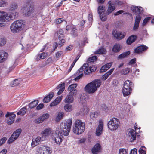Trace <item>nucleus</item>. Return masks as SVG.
<instances>
[{
  "label": "nucleus",
  "mask_w": 154,
  "mask_h": 154,
  "mask_svg": "<svg viewBox=\"0 0 154 154\" xmlns=\"http://www.w3.org/2000/svg\"><path fill=\"white\" fill-rule=\"evenodd\" d=\"M89 64L88 63H84L83 65L74 74L76 77L74 78L75 81L79 80L83 76L82 72L84 71L85 74L89 75L91 73L96 70L97 68L95 66L89 67Z\"/></svg>",
  "instance_id": "f257e3e1"
},
{
  "label": "nucleus",
  "mask_w": 154,
  "mask_h": 154,
  "mask_svg": "<svg viewBox=\"0 0 154 154\" xmlns=\"http://www.w3.org/2000/svg\"><path fill=\"white\" fill-rule=\"evenodd\" d=\"M18 13L14 11L9 13L0 11V27H4L5 25V22L14 20L17 17Z\"/></svg>",
  "instance_id": "f03ea898"
},
{
  "label": "nucleus",
  "mask_w": 154,
  "mask_h": 154,
  "mask_svg": "<svg viewBox=\"0 0 154 154\" xmlns=\"http://www.w3.org/2000/svg\"><path fill=\"white\" fill-rule=\"evenodd\" d=\"M101 83L100 79H96L87 84L84 88L85 91L89 94L95 92L97 88L99 87Z\"/></svg>",
  "instance_id": "7ed1b4c3"
},
{
  "label": "nucleus",
  "mask_w": 154,
  "mask_h": 154,
  "mask_svg": "<svg viewBox=\"0 0 154 154\" xmlns=\"http://www.w3.org/2000/svg\"><path fill=\"white\" fill-rule=\"evenodd\" d=\"M25 23L22 20L14 22L10 26V29L13 33H16L23 30L25 27Z\"/></svg>",
  "instance_id": "20e7f679"
},
{
  "label": "nucleus",
  "mask_w": 154,
  "mask_h": 154,
  "mask_svg": "<svg viewBox=\"0 0 154 154\" xmlns=\"http://www.w3.org/2000/svg\"><path fill=\"white\" fill-rule=\"evenodd\" d=\"M85 123L79 119L76 120L74 123V126L72 131L74 133L79 134L83 133L85 129Z\"/></svg>",
  "instance_id": "39448f33"
},
{
  "label": "nucleus",
  "mask_w": 154,
  "mask_h": 154,
  "mask_svg": "<svg viewBox=\"0 0 154 154\" xmlns=\"http://www.w3.org/2000/svg\"><path fill=\"white\" fill-rule=\"evenodd\" d=\"M34 3L32 1H27L26 5L22 9L23 14L26 16H30L32 12V11L34 9Z\"/></svg>",
  "instance_id": "423d86ee"
},
{
  "label": "nucleus",
  "mask_w": 154,
  "mask_h": 154,
  "mask_svg": "<svg viewBox=\"0 0 154 154\" xmlns=\"http://www.w3.org/2000/svg\"><path fill=\"white\" fill-rule=\"evenodd\" d=\"M132 85V82L129 80H127L125 82L122 88V93L124 97L128 96L131 93Z\"/></svg>",
  "instance_id": "0eeeda50"
},
{
  "label": "nucleus",
  "mask_w": 154,
  "mask_h": 154,
  "mask_svg": "<svg viewBox=\"0 0 154 154\" xmlns=\"http://www.w3.org/2000/svg\"><path fill=\"white\" fill-rule=\"evenodd\" d=\"M119 120L115 118L110 119L108 123V126L111 131H115L117 129L119 125Z\"/></svg>",
  "instance_id": "6e6552de"
},
{
  "label": "nucleus",
  "mask_w": 154,
  "mask_h": 154,
  "mask_svg": "<svg viewBox=\"0 0 154 154\" xmlns=\"http://www.w3.org/2000/svg\"><path fill=\"white\" fill-rule=\"evenodd\" d=\"M21 132L20 129H18L13 133L9 140L8 141V143L10 144L16 140L18 137Z\"/></svg>",
  "instance_id": "1a4fd4ad"
},
{
  "label": "nucleus",
  "mask_w": 154,
  "mask_h": 154,
  "mask_svg": "<svg viewBox=\"0 0 154 154\" xmlns=\"http://www.w3.org/2000/svg\"><path fill=\"white\" fill-rule=\"evenodd\" d=\"M105 11V7L103 5L99 6L97 9V11L100 18L103 21H105L106 19V17L104 14Z\"/></svg>",
  "instance_id": "9d476101"
},
{
  "label": "nucleus",
  "mask_w": 154,
  "mask_h": 154,
  "mask_svg": "<svg viewBox=\"0 0 154 154\" xmlns=\"http://www.w3.org/2000/svg\"><path fill=\"white\" fill-rule=\"evenodd\" d=\"M64 32L62 29H60L58 31L56 32L55 34V36L59 35V39L60 40L59 42V44L62 45L65 42V40L63 39L64 38Z\"/></svg>",
  "instance_id": "9b49d317"
},
{
  "label": "nucleus",
  "mask_w": 154,
  "mask_h": 154,
  "mask_svg": "<svg viewBox=\"0 0 154 154\" xmlns=\"http://www.w3.org/2000/svg\"><path fill=\"white\" fill-rule=\"evenodd\" d=\"M107 5L108 8L106 14L107 15H109L116 9V7L114 2L113 1H109Z\"/></svg>",
  "instance_id": "f8f14e48"
},
{
  "label": "nucleus",
  "mask_w": 154,
  "mask_h": 154,
  "mask_svg": "<svg viewBox=\"0 0 154 154\" xmlns=\"http://www.w3.org/2000/svg\"><path fill=\"white\" fill-rule=\"evenodd\" d=\"M51 130L50 128H48L45 129L41 133V137L44 141L46 140L49 136L52 133Z\"/></svg>",
  "instance_id": "ddd939ff"
},
{
  "label": "nucleus",
  "mask_w": 154,
  "mask_h": 154,
  "mask_svg": "<svg viewBox=\"0 0 154 154\" xmlns=\"http://www.w3.org/2000/svg\"><path fill=\"white\" fill-rule=\"evenodd\" d=\"M63 136L60 133V131H56L54 137V140L55 142L57 144L59 145L60 143L62 142V138Z\"/></svg>",
  "instance_id": "4468645a"
},
{
  "label": "nucleus",
  "mask_w": 154,
  "mask_h": 154,
  "mask_svg": "<svg viewBox=\"0 0 154 154\" xmlns=\"http://www.w3.org/2000/svg\"><path fill=\"white\" fill-rule=\"evenodd\" d=\"M126 33L124 32H117L115 31L112 32V35L115 38L119 41L123 38L126 35Z\"/></svg>",
  "instance_id": "2eb2a0df"
},
{
  "label": "nucleus",
  "mask_w": 154,
  "mask_h": 154,
  "mask_svg": "<svg viewBox=\"0 0 154 154\" xmlns=\"http://www.w3.org/2000/svg\"><path fill=\"white\" fill-rule=\"evenodd\" d=\"M103 124L102 120H100L98 127L96 128L95 134L97 136L101 135L103 132Z\"/></svg>",
  "instance_id": "dca6fc26"
},
{
  "label": "nucleus",
  "mask_w": 154,
  "mask_h": 154,
  "mask_svg": "<svg viewBox=\"0 0 154 154\" xmlns=\"http://www.w3.org/2000/svg\"><path fill=\"white\" fill-rule=\"evenodd\" d=\"M16 115L13 113H10L8 112L5 115V117H8L9 116V118L7 120V123L8 124H11L13 123L14 121V118Z\"/></svg>",
  "instance_id": "f3484780"
},
{
  "label": "nucleus",
  "mask_w": 154,
  "mask_h": 154,
  "mask_svg": "<svg viewBox=\"0 0 154 154\" xmlns=\"http://www.w3.org/2000/svg\"><path fill=\"white\" fill-rule=\"evenodd\" d=\"M129 138L130 142L134 141L136 138V134L135 131L133 129H130L128 133Z\"/></svg>",
  "instance_id": "a211bd4d"
},
{
  "label": "nucleus",
  "mask_w": 154,
  "mask_h": 154,
  "mask_svg": "<svg viewBox=\"0 0 154 154\" xmlns=\"http://www.w3.org/2000/svg\"><path fill=\"white\" fill-rule=\"evenodd\" d=\"M32 141L31 144V146L32 147H34L38 145L40 142L44 140H43L41 137L38 136L35 138L32 139Z\"/></svg>",
  "instance_id": "6ab92c4d"
},
{
  "label": "nucleus",
  "mask_w": 154,
  "mask_h": 154,
  "mask_svg": "<svg viewBox=\"0 0 154 154\" xmlns=\"http://www.w3.org/2000/svg\"><path fill=\"white\" fill-rule=\"evenodd\" d=\"M69 127L68 128L66 129H63L60 130V133L61 134L64 135V136H67L69 134L71 128V121L70 120L69 121Z\"/></svg>",
  "instance_id": "aec40b11"
},
{
  "label": "nucleus",
  "mask_w": 154,
  "mask_h": 154,
  "mask_svg": "<svg viewBox=\"0 0 154 154\" xmlns=\"http://www.w3.org/2000/svg\"><path fill=\"white\" fill-rule=\"evenodd\" d=\"M148 47L145 45H141L137 47L134 50V53H140L146 50Z\"/></svg>",
  "instance_id": "412c9836"
},
{
  "label": "nucleus",
  "mask_w": 154,
  "mask_h": 154,
  "mask_svg": "<svg viewBox=\"0 0 154 154\" xmlns=\"http://www.w3.org/2000/svg\"><path fill=\"white\" fill-rule=\"evenodd\" d=\"M8 56V54L6 52L3 51H0V63H2L5 61Z\"/></svg>",
  "instance_id": "4be33fe9"
},
{
  "label": "nucleus",
  "mask_w": 154,
  "mask_h": 154,
  "mask_svg": "<svg viewBox=\"0 0 154 154\" xmlns=\"http://www.w3.org/2000/svg\"><path fill=\"white\" fill-rule=\"evenodd\" d=\"M113 63H109L103 66L100 69V72L102 73L105 72L109 69L112 66Z\"/></svg>",
  "instance_id": "5701e85b"
},
{
  "label": "nucleus",
  "mask_w": 154,
  "mask_h": 154,
  "mask_svg": "<svg viewBox=\"0 0 154 154\" xmlns=\"http://www.w3.org/2000/svg\"><path fill=\"white\" fill-rule=\"evenodd\" d=\"M132 10L135 15H140L142 13L143 8L140 7L133 6L132 8Z\"/></svg>",
  "instance_id": "b1692460"
},
{
  "label": "nucleus",
  "mask_w": 154,
  "mask_h": 154,
  "mask_svg": "<svg viewBox=\"0 0 154 154\" xmlns=\"http://www.w3.org/2000/svg\"><path fill=\"white\" fill-rule=\"evenodd\" d=\"M101 150V146L98 143L96 144L92 149V152L94 154H97Z\"/></svg>",
  "instance_id": "393cba45"
},
{
  "label": "nucleus",
  "mask_w": 154,
  "mask_h": 154,
  "mask_svg": "<svg viewBox=\"0 0 154 154\" xmlns=\"http://www.w3.org/2000/svg\"><path fill=\"white\" fill-rule=\"evenodd\" d=\"M72 119L70 118L68 119L66 122H62L60 125V129L61 130L63 129H66L68 128L69 127V121L70 120L71 121V126L72 125Z\"/></svg>",
  "instance_id": "a878e982"
},
{
  "label": "nucleus",
  "mask_w": 154,
  "mask_h": 154,
  "mask_svg": "<svg viewBox=\"0 0 154 154\" xmlns=\"http://www.w3.org/2000/svg\"><path fill=\"white\" fill-rule=\"evenodd\" d=\"M122 48V46L120 44L116 43L113 46L112 51L114 52L117 53L120 51Z\"/></svg>",
  "instance_id": "bb28decb"
},
{
  "label": "nucleus",
  "mask_w": 154,
  "mask_h": 154,
  "mask_svg": "<svg viewBox=\"0 0 154 154\" xmlns=\"http://www.w3.org/2000/svg\"><path fill=\"white\" fill-rule=\"evenodd\" d=\"M54 95V92H51L48 95L44 97L43 99V102L45 103H48L52 99Z\"/></svg>",
  "instance_id": "cd10ccee"
},
{
  "label": "nucleus",
  "mask_w": 154,
  "mask_h": 154,
  "mask_svg": "<svg viewBox=\"0 0 154 154\" xmlns=\"http://www.w3.org/2000/svg\"><path fill=\"white\" fill-rule=\"evenodd\" d=\"M62 99V96L58 97L50 103V106L52 107L57 105L61 101Z\"/></svg>",
  "instance_id": "c85d7f7f"
},
{
  "label": "nucleus",
  "mask_w": 154,
  "mask_h": 154,
  "mask_svg": "<svg viewBox=\"0 0 154 154\" xmlns=\"http://www.w3.org/2000/svg\"><path fill=\"white\" fill-rule=\"evenodd\" d=\"M114 68H112L109 70L107 72L102 76L101 79L103 80H105L113 72L114 70Z\"/></svg>",
  "instance_id": "c756f323"
},
{
  "label": "nucleus",
  "mask_w": 154,
  "mask_h": 154,
  "mask_svg": "<svg viewBox=\"0 0 154 154\" xmlns=\"http://www.w3.org/2000/svg\"><path fill=\"white\" fill-rule=\"evenodd\" d=\"M137 36L136 35H132L130 36L127 39L126 43L127 44L130 45L134 42L137 39Z\"/></svg>",
  "instance_id": "7c9ffc66"
},
{
  "label": "nucleus",
  "mask_w": 154,
  "mask_h": 154,
  "mask_svg": "<svg viewBox=\"0 0 154 154\" xmlns=\"http://www.w3.org/2000/svg\"><path fill=\"white\" fill-rule=\"evenodd\" d=\"M42 147L44 154H51V149L49 146H45Z\"/></svg>",
  "instance_id": "2f4dec72"
},
{
  "label": "nucleus",
  "mask_w": 154,
  "mask_h": 154,
  "mask_svg": "<svg viewBox=\"0 0 154 154\" xmlns=\"http://www.w3.org/2000/svg\"><path fill=\"white\" fill-rule=\"evenodd\" d=\"M57 89L60 88L57 92V94L58 95H60L63 92L65 89V83H63L61 84H59L57 87Z\"/></svg>",
  "instance_id": "473e14b6"
},
{
  "label": "nucleus",
  "mask_w": 154,
  "mask_h": 154,
  "mask_svg": "<svg viewBox=\"0 0 154 154\" xmlns=\"http://www.w3.org/2000/svg\"><path fill=\"white\" fill-rule=\"evenodd\" d=\"M106 51L105 49L103 47H101L100 48L96 51L94 54H105Z\"/></svg>",
  "instance_id": "72a5a7b5"
},
{
  "label": "nucleus",
  "mask_w": 154,
  "mask_h": 154,
  "mask_svg": "<svg viewBox=\"0 0 154 154\" xmlns=\"http://www.w3.org/2000/svg\"><path fill=\"white\" fill-rule=\"evenodd\" d=\"M73 100V97L69 94L66 97L65 99V102L68 103H72Z\"/></svg>",
  "instance_id": "f704fd0d"
},
{
  "label": "nucleus",
  "mask_w": 154,
  "mask_h": 154,
  "mask_svg": "<svg viewBox=\"0 0 154 154\" xmlns=\"http://www.w3.org/2000/svg\"><path fill=\"white\" fill-rule=\"evenodd\" d=\"M18 8V5L15 2L12 3L9 7V10L10 11H14L16 10Z\"/></svg>",
  "instance_id": "c9c22d12"
},
{
  "label": "nucleus",
  "mask_w": 154,
  "mask_h": 154,
  "mask_svg": "<svg viewBox=\"0 0 154 154\" xmlns=\"http://www.w3.org/2000/svg\"><path fill=\"white\" fill-rule=\"evenodd\" d=\"M130 53V52L129 51L124 52L120 54L118 57V59H122L123 58L129 55Z\"/></svg>",
  "instance_id": "e433bc0d"
},
{
  "label": "nucleus",
  "mask_w": 154,
  "mask_h": 154,
  "mask_svg": "<svg viewBox=\"0 0 154 154\" xmlns=\"http://www.w3.org/2000/svg\"><path fill=\"white\" fill-rule=\"evenodd\" d=\"M99 115V112H91L90 116L91 119H94L97 118Z\"/></svg>",
  "instance_id": "4c0bfd02"
},
{
  "label": "nucleus",
  "mask_w": 154,
  "mask_h": 154,
  "mask_svg": "<svg viewBox=\"0 0 154 154\" xmlns=\"http://www.w3.org/2000/svg\"><path fill=\"white\" fill-rule=\"evenodd\" d=\"M64 108L66 112H70L72 109V105L69 104H66L64 106Z\"/></svg>",
  "instance_id": "58836bf2"
},
{
  "label": "nucleus",
  "mask_w": 154,
  "mask_h": 154,
  "mask_svg": "<svg viewBox=\"0 0 154 154\" xmlns=\"http://www.w3.org/2000/svg\"><path fill=\"white\" fill-rule=\"evenodd\" d=\"M26 112V107H23L20 109V111L17 112V115L23 116Z\"/></svg>",
  "instance_id": "ea45409f"
},
{
  "label": "nucleus",
  "mask_w": 154,
  "mask_h": 154,
  "mask_svg": "<svg viewBox=\"0 0 154 154\" xmlns=\"http://www.w3.org/2000/svg\"><path fill=\"white\" fill-rule=\"evenodd\" d=\"M38 100H35L31 102L29 104V107L31 109L35 107L38 104Z\"/></svg>",
  "instance_id": "a19ab883"
},
{
  "label": "nucleus",
  "mask_w": 154,
  "mask_h": 154,
  "mask_svg": "<svg viewBox=\"0 0 154 154\" xmlns=\"http://www.w3.org/2000/svg\"><path fill=\"white\" fill-rule=\"evenodd\" d=\"M20 83V80L17 79L12 81L10 85L11 86L14 87L18 85Z\"/></svg>",
  "instance_id": "79ce46f5"
},
{
  "label": "nucleus",
  "mask_w": 154,
  "mask_h": 154,
  "mask_svg": "<svg viewBox=\"0 0 154 154\" xmlns=\"http://www.w3.org/2000/svg\"><path fill=\"white\" fill-rule=\"evenodd\" d=\"M89 112L88 109L86 106H83V108L81 109V113L82 115H85L87 114Z\"/></svg>",
  "instance_id": "37998d69"
},
{
  "label": "nucleus",
  "mask_w": 154,
  "mask_h": 154,
  "mask_svg": "<svg viewBox=\"0 0 154 154\" xmlns=\"http://www.w3.org/2000/svg\"><path fill=\"white\" fill-rule=\"evenodd\" d=\"M79 102L82 104H85L86 102V100L85 97L83 95H81L79 99Z\"/></svg>",
  "instance_id": "c03bdc74"
},
{
  "label": "nucleus",
  "mask_w": 154,
  "mask_h": 154,
  "mask_svg": "<svg viewBox=\"0 0 154 154\" xmlns=\"http://www.w3.org/2000/svg\"><path fill=\"white\" fill-rule=\"evenodd\" d=\"M47 54L45 53H41L39 54L37 56L36 59L37 60H38L41 59H43L45 58L46 57V56Z\"/></svg>",
  "instance_id": "a18cd8bd"
},
{
  "label": "nucleus",
  "mask_w": 154,
  "mask_h": 154,
  "mask_svg": "<svg viewBox=\"0 0 154 154\" xmlns=\"http://www.w3.org/2000/svg\"><path fill=\"white\" fill-rule=\"evenodd\" d=\"M71 34L72 36L74 37L77 36L78 35L77 32V29L75 28L74 27L72 28L71 31Z\"/></svg>",
  "instance_id": "49530a36"
},
{
  "label": "nucleus",
  "mask_w": 154,
  "mask_h": 154,
  "mask_svg": "<svg viewBox=\"0 0 154 154\" xmlns=\"http://www.w3.org/2000/svg\"><path fill=\"white\" fill-rule=\"evenodd\" d=\"M78 85L77 84H73L70 85L68 88V91H72V90H74L77 86Z\"/></svg>",
  "instance_id": "de8ad7c7"
},
{
  "label": "nucleus",
  "mask_w": 154,
  "mask_h": 154,
  "mask_svg": "<svg viewBox=\"0 0 154 154\" xmlns=\"http://www.w3.org/2000/svg\"><path fill=\"white\" fill-rule=\"evenodd\" d=\"M130 71V69L129 68H125L123 69L121 71V73L122 74L126 75L128 74Z\"/></svg>",
  "instance_id": "09e8293b"
},
{
  "label": "nucleus",
  "mask_w": 154,
  "mask_h": 154,
  "mask_svg": "<svg viewBox=\"0 0 154 154\" xmlns=\"http://www.w3.org/2000/svg\"><path fill=\"white\" fill-rule=\"evenodd\" d=\"M97 59V56H94L88 58L87 60L89 62H93L96 61Z\"/></svg>",
  "instance_id": "8fccbe9b"
},
{
  "label": "nucleus",
  "mask_w": 154,
  "mask_h": 154,
  "mask_svg": "<svg viewBox=\"0 0 154 154\" xmlns=\"http://www.w3.org/2000/svg\"><path fill=\"white\" fill-rule=\"evenodd\" d=\"M64 115V113L63 112H59L58 113L57 117L56 120L57 121H59L62 118Z\"/></svg>",
  "instance_id": "3c124183"
},
{
  "label": "nucleus",
  "mask_w": 154,
  "mask_h": 154,
  "mask_svg": "<svg viewBox=\"0 0 154 154\" xmlns=\"http://www.w3.org/2000/svg\"><path fill=\"white\" fill-rule=\"evenodd\" d=\"M145 149V148L144 146H142L141 148H140L139 150V152L140 154H146V151L143 149Z\"/></svg>",
  "instance_id": "603ef678"
},
{
  "label": "nucleus",
  "mask_w": 154,
  "mask_h": 154,
  "mask_svg": "<svg viewBox=\"0 0 154 154\" xmlns=\"http://www.w3.org/2000/svg\"><path fill=\"white\" fill-rule=\"evenodd\" d=\"M119 154H127V150L124 148H121L119 150Z\"/></svg>",
  "instance_id": "864d4df0"
},
{
  "label": "nucleus",
  "mask_w": 154,
  "mask_h": 154,
  "mask_svg": "<svg viewBox=\"0 0 154 154\" xmlns=\"http://www.w3.org/2000/svg\"><path fill=\"white\" fill-rule=\"evenodd\" d=\"M70 92L69 94L71 95L72 97L75 96L77 93V90L76 89L72 90V91H69Z\"/></svg>",
  "instance_id": "5fc2aeb1"
},
{
  "label": "nucleus",
  "mask_w": 154,
  "mask_h": 154,
  "mask_svg": "<svg viewBox=\"0 0 154 154\" xmlns=\"http://www.w3.org/2000/svg\"><path fill=\"white\" fill-rule=\"evenodd\" d=\"M141 17L140 15H137L135 18V23H137L139 24L140 22L141 19Z\"/></svg>",
  "instance_id": "6e6d98bb"
},
{
  "label": "nucleus",
  "mask_w": 154,
  "mask_h": 154,
  "mask_svg": "<svg viewBox=\"0 0 154 154\" xmlns=\"http://www.w3.org/2000/svg\"><path fill=\"white\" fill-rule=\"evenodd\" d=\"M6 43V41L3 38H0V46L4 45Z\"/></svg>",
  "instance_id": "4d7b16f0"
},
{
  "label": "nucleus",
  "mask_w": 154,
  "mask_h": 154,
  "mask_svg": "<svg viewBox=\"0 0 154 154\" xmlns=\"http://www.w3.org/2000/svg\"><path fill=\"white\" fill-rule=\"evenodd\" d=\"M37 152L38 154H44L42 147H39L37 150Z\"/></svg>",
  "instance_id": "13d9d810"
},
{
  "label": "nucleus",
  "mask_w": 154,
  "mask_h": 154,
  "mask_svg": "<svg viewBox=\"0 0 154 154\" xmlns=\"http://www.w3.org/2000/svg\"><path fill=\"white\" fill-rule=\"evenodd\" d=\"M43 122V119H42L41 116L40 117L35 120V122L37 123H40L42 122Z\"/></svg>",
  "instance_id": "bf43d9fd"
},
{
  "label": "nucleus",
  "mask_w": 154,
  "mask_h": 154,
  "mask_svg": "<svg viewBox=\"0 0 154 154\" xmlns=\"http://www.w3.org/2000/svg\"><path fill=\"white\" fill-rule=\"evenodd\" d=\"M151 18L150 17H146L143 20V26L145 25L150 20Z\"/></svg>",
  "instance_id": "052dcab7"
},
{
  "label": "nucleus",
  "mask_w": 154,
  "mask_h": 154,
  "mask_svg": "<svg viewBox=\"0 0 154 154\" xmlns=\"http://www.w3.org/2000/svg\"><path fill=\"white\" fill-rule=\"evenodd\" d=\"M101 107L102 110L105 112H107L108 110V107L105 104H102Z\"/></svg>",
  "instance_id": "680f3d73"
},
{
  "label": "nucleus",
  "mask_w": 154,
  "mask_h": 154,
  "mask_svg": "<svg viewBox=\"0 0 154 154\" xmlns=\"http://www.w3.org/2000/svg\"><path fill=\"white\" fill-rule=\"evenodd\" d=\"M42 119H43V121H44L45 119H47L49 117V114L47 113L41 116Z\"/></svg>",
  "instance_id": "e2e57ef3"
},
{
  "label": "nucleus",
  "mask_w": 154,
  "mask_h": 154,
  "mask_svg": "<svg viewBox=\"0 0 154 154\" xmlns=\"http://www.w3.org/2000/svg\"><path fill=\"white\" fill-rule=\"evenodd\" d=\"M7 139L6 137H4L0 140V146L3 144L6 141Z\"/></svg>",
  "instance_id": "0e129e2a"
},
{
  "label": "nucleus",
  "mask_w": 154,
  "mask_h": 154,
  "mask_svg": "<svg viewBox=\"0 0 154 154\" xmlns=\"http://www.w3.org/2000/svg\"><path fill=\"white\" fill-rule=\"evenodd\" d=\"M124 4V3L122 1H120L119 0H117L115 1V2H114V4H117L118 5H122L123 4Z\"/></svg>",
  "instance_id": "69168bd1"
},
{
  "label": "nucleus",
  "mask_w": 154,
  "mask_h": 154,
  "mask_svg": "<svg viewBox=\"0 0 154 154\" xmlns=\"http://www.w3.org/2000/svg\"><path fill=\"white\" fill-rule=\"evenodd\" d=\"M64 21L63 19L62 18H58L56 20V23L57 24H59L61 23L63 21Z\"/></svg>",
  "instance_id": "338daca9"
},
{
  "label": "nucleus",
  "mask_w": 154,
  "mask_h": 154,
  "mask_svg": "<svg viewBox=\"0 0 154 154\" xmlns=\"http://www.w3.org/2000/svg\"><path fill=\"white\" fill-rule=\"evenodd\" d=\"M137 150L136 148H134L131 150L130 154H137Z\"/></svg>",
  "instance_id": "774afa93"
}]
</instances>
